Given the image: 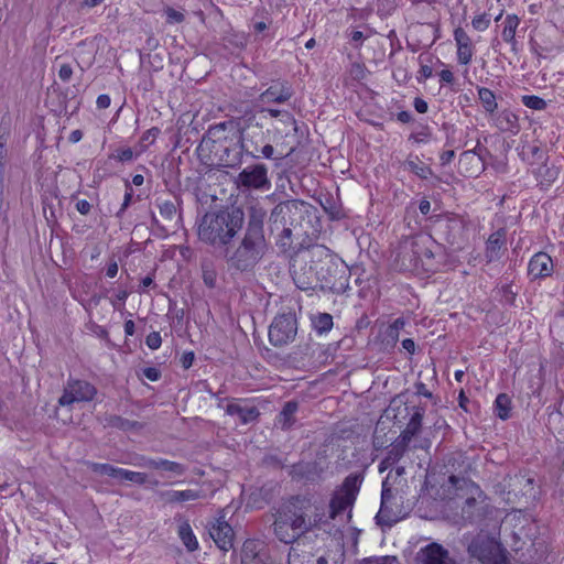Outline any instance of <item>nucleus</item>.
I'll list each match as a JSON object with an SVG mask.
<instances>
[{"instance_id": "obj_37", "label": "nucleus", "mask_w": 564, "mask_h": 564, "mask_svg": "<svg viewBox=\"0 0 564 564\" xmlns=\"http://www.w3.org/2000/svg\"><path fill=\"white\" fill-rule=\"evenodd\" d=\"M160 133L161 130L158 127H152L144 131L138 143L137 155H141L149 149L150 145L154 144Z\"/></svg>"}, {"instance_id": "obj_28", "label": "nucleus", "mask_w": 564, "mask_h": 564, "mask_svg": "<svg viewBox=\"0 0 564 564\" xmlns=\"http://www.w3.org/2000/svg\"><path fill=\"white\" fill-rule=\"evenodd\" d=\"M273 133V141L279 145H285L288 147L286 155L292 153L294 151V145L289 144L288 139L289 138H295L297 133V122L295 121L294 130L288 131V127L285 123H278L273 124L272 128Z\"/></svg>"}, {"instance_id": "obj_41", "label": "nucleus", "mask_w": 564, "mask_h": 564, "mask_svg": "<svg viewBox=\"0 0 564 564\" xmlns=\"http://www.w3.org/2000/svg\"><path fill=\"white\" fill-rule=\"evenodd\" d=\"M155 460L156 459L135 454V455L131 456L130 458L119 459L117 462L121 463V464L132 465V466L140 467V468L155 469Z\"/></svg>"}, {"instance_id": "obj_42", "label": "nucleus", "mask_w": 564, "mask_h": 564, "mask_svg": "<svg viewBox=\"0 0 564 564\" xmlns=\"http://www.w3.org/2000/svg\"><path fill=\"white\" fill-rule=\"evenodd\" d=\"M406 166L412 173L423 180H426L432 174L431 167L420 161L417 156L415 160H408Z\"/></svg>"}, {"instance_id": "obj_22", "label": "nucleus", "mask_w": 564, "mask_h": 564, "mask_svg": "<svg viewBox=\"0 0 564 564\" xmlns=\"http://www.w3.org/2000/svg\"><path fill=\"white\" fill-rule=\"evenodd\" d=\"M174 519L177 522V535L185 549L191 553L197 551L199 543L191 527L189 520L181 514H176Z\"/></svg>"}, {"instance_id": "obj_21", "label": "nucleus", "mask_w": 564, "mask_h": 564, "mask_svg": "<svg viewBox=\"0 0 564 564\" xmlns=\"http://www.w3.org/2000/svg\"><path fill=\"white\" fill-rule=\"evenodd\" d=\"M496 128L505 133L517 135L520 132L521 126L519 116L509 109H502L494 117Z\"/></svg>"}, {"instance_id": "obj_63", "label": "nucleus", "mask_w": 564, "mask_h": 564, "mask_svg": "<svg viewBox=\"0 0 564 564\" xmlns=\"http://www.w3.org/2000/svg\"><path fill=\"white\" fill-rule=\"evenodd\" d=\"M378 2V13H390L391 10L394 9L391 0H377Z\"/></svg>"}, {"instance_id": "obj_58", "label": "nucleus", "mask_w": 564, "mask_h": 564, "mask_svg": "<svg viewBox=\"0 0 564 564\" xmlns=\"http://www.w3.org/2000/svg\"><path fill=\"white\" fill-rule=\"evenodd\" d=\"M143 376L150 381H158L161 377V372L155 367H147L143 369Z\"/></svg>"}, {"instance_id": "obj_59", "label": "nucleus", "mask_w": 564, "mask_h": 564, "mask_svg": "<svg viewBox=\"0 0 564 564\" xmlns=\"http://www.w3.org/2000/svg\"><path fill=\"white\" fill-rule=\"evenodd\" d=\"M413 107L419 113H426L429 110V104L422 97H415L413 100Z\"/></svg>"}, {"instance_id": "obj_61", "label": "nucleus", "mask_w": 564, "mask_h": 564, "mask_svg": "<svg viewBox=\"0 0 564 564\" xmlns=\"http://www.w3.org/2000/svg\"><path fill=\"white\" fill-rule=\"evenodd\" d=\"M455 158L454 150H445L440 154V163L445 166L448 165Z\"/></svg>"}, {"instance_id": "obj_44", "label": "nucleus", "mask_w": 564, "mask_h": 564, "mask_svg": "<svg viewBox=\"0 0 564 564\" xmlns=\"http://www.w3.org/2000/svg\"><path fill=\"white\" fill-rule=\"evenodd\" d=\"M155 469H162L176 475H183L186 471L184 465L164 458H159L155 460Z\"/></svg>"}, {"instance_id": "obj_55", "label": "nucleus", "mask_w": 564, "mask_h": 564, "mask_svg": "<svg viewBox=\"0 0 564 564\" xmlns=\"http://www.w3.org/2000/svg\"><path fill=\"white\" fill-rule=\"evenodd\" d=\"M431 137V132L427 126H425L420 132L412 133L410 135V140L415 143H424L427 142Z\"/></svg>"}, {"instance_id": "obj_32", "label": "nucleus", "mask_w": 564, "mask_h": 564, "mask_svg": "<svg viewBox=\"0 0 564 564\" xmlns=\"http://www.w3.org/2000/svg\"><path fill=\"white\" fill-rule=\"evenodd\" d=\"M262 555H265V553L262 552V543L259 540L248 539L243 542L241 549V563L254 560Z\"/></svg>"}, {"instance_id": "obj_53", "label": "nucleus", "mask_w": 564, "mask_h": 564, "mask_svg": "<svg viewBox=\"0 0 564 564\" xmlns=\"http://www.w3.org/2000/svg\"><path fill=\"white\" fill-rule=\"evenodd\" d=\"M145 345L151 349V350H156L161 347L162 345V337L160 335L159 332H151L150 334L147 335L145 337Z\"/></svg>"}, {"instance_id": "obj_36", "label": "nucleus", "mask_w": 564, "mask_h": 564, "mask_svg": "<svg viewBox=\"0 0 564 564\" xmlns=\"http://www.w3.org/2000/svg\"><path fill=\"white\" fill-rule=\"evenodd\" d=\"M225 123L210 127L206 137L203 139V144H206L212 151L217 150L218 147H223L219 134L225 132Z\"/></svg>"}, {"instance_id": "obj_56", "label": "nucleus", "mask_w": 564, "mask_h": 564, "mask_svg": "<svg viewBox=\"0 0 564 564\" xmlns=\"http://www.w3.org/2000/svg\"><path fill=\"white\" fill-rule=\"evenodd\" d=\"M348 37H349L350 43H351L356 48H359V47H361V45H362L364 41H365L368 36H366L361 31L352 30V31L348 34Z\"/></svg>"}, {"instance_id": "obj_52", "label": "nucleus", "mask_w": 564, "mask_h": 564, "mask_svg": "<svg viewBox=\"0 0 564 564\" xmlns=\"http://www.w3.org/2000/svg\"><path fill=\"white\" fill-rule=\"evenodd\" d=\"M164 13L166 15V23L167 24H176L182 23L185 20V15L183 12L175 10L172 7H167L164 10Z\"/></svg>"}, {"instance_id": "obj_2", "label": "nucleus", "mask_w": 564, "mask_h": 564, "mask_svg": "<svg viewBox=\"0 0 564 564\" xmlns=\"http://www.w3.org/2000/svg\"><path fill=\"white\" fill-rule=\"evenodd\" d=\"M245 221L240 208H224L206 213L198 226V237L212 246H226L242 228Z\"/></svg>"}, {"instance_id": "obj_46", "label": "nucleus", "mask_w": 564, "mask_h": 564, "mask_svg": "<svg viewBox=\"0 0 564 564\" xmlns=\"http://www.w3.org/2000/svg\"><path fill=\"white\" fill-rule=\"evenodd\" d=\"M156 206L161 217L165 220H172L175 217L176 206L172 200L158 198Z\"/></svg>"}, {"instance_id": "obj_43", "label": "nucleus", "mask_w": 564, "mask_h": 564, "mask_svg": "<svg viewBox=\"0 0 564 564\" xmlns=\"http://www.w3.org/2000/svg\"><path fill=\"white\" fill-rule=\"evenodd\" d=\"M560 176V169L557 166H545L540 173L541 187H550Z\"/></svg>"}, {"instance_id": "obj_16", "label": "nucleus", "mask_w": 564, "mask_h": 564, "mask_svg": "<svg viewBox=\"0 0 564 564\" xmlns=\"http://www.w3.org/2000/svg\"><path fill=\"white\" fill-rule=\"evenodd\" d=\"M553 272L554 261L547 252L538 251L529 259L528 276L531 281L544 280L552 276Z\"/></svg>"}, {"instance_id": "obj_11", "label": "nucleus", "mask_w": 564, "mask_h": 564, "mask_svg": "<svg viewBox=\"0 0 564 564\" xmlns=\"http://www.w3.org/2000/svg\"><path fill=\"white\" fill-rule=\"evenodd\" d=\"M469 220L467 215H447L442 224V232L445 241L451 246L460 248L468 239Z\"/></svg>"}, {"instance_id": "obj_5", "label": "nucleus", "mask_w": 564, "mask_h": 564, "mask_svg": "<svg viewBox=\"0 0 564 564\" xmlns=\"http://www.w3.org/2000/svg\"><path fill=\"white\" fill-rule=\"evenodd\" d=\"M361 477L357 474L348 475L341 485L334 491L329 500L328 519L335 520L344 511H351L361 486Z\"/></svg>"}, {"instance_id": "obj_48", "label": "nucleus", "mask_w": 564, "mask_h": 564, "mask_svg": "<svg viewBox=\"0 0 564 564\" xmlns=\"http://www.w3.org/2000/svg\"><path fill=\"white\" fill-rule=\"evenodd\" d=\"M490 23H491L490 17L486 12L476 14L471 19V26L477 32H485L490 26Z\"/></svg>"}, {"instance_id": "obj_8", "label": "nucleus", "mask_w": 564, "mask_h": 564, "mask_svg": "<svg viewBox=\"0 0 564 564\" xmlns=\"http://www.w3.org/2000/svg\"><path fill=\"white\" fill-rule=\"evenodd\" d=\"M97 389L86 380L69 378L64 387L63 394L58 399L61 406H70L74 403L90 402L95 399Z\"/></svg>"}, {"instance_id": "obj_4", "label": "nucleus", "mask_w": 564, "mask_h": 564, "mask_svg": "<svg viewBox=\"0 0 564 564\" xmlns=\"http://www.w3.org/2000/svg\"><path fill=\"white\" fill-rule=\"evenodd\" d=\"M467 552L481 564H509L506 550L499 538L478 532L469 542Z\"/></svg>"}, {"instance_id": "obj_31", "label": "nucleus", "mask_w": 564, "mask_h": 564, "mask_svg": "<svg viewBox=\"0 0 564 564\" xmlns=\"http://www.w3.org/2000/svg\"><path fill=\"white\" fill-rule=\"evenodd\" d=\"M163 496L166 502L169 503H178L191 500H197L202 497L200 491L194 489L169 490Z\"/></svg>"}, {"instance_id": "obj_10", "label": "nucleus", "mask_w": 564, "mask_h": 564, "mask_svg": "<svg viewBox=\"0 0 564 564\" xmlns=\"http://www.w3.org/2000/svg\"><path fill=\"white\" fill-rule=\"evenodd\" d=\"M267 137L262 128L257 127L256 129L249 130L242 138V149L247 154L254 159H268L274 158V149L270 143H267ZM285 154L280 153L276 159H282Z\"/></svg>"}, {"instance_id": "obj_57", "label": "nucleus", "mask_w": 564, "mask_h": 564, "mask_svg": "<svg viewBox=\"0 0 564 564\" xmlns=\"http://www.w3.org/2000/svg\"><path fill=\"white\" fill-rule=\"evenodd\" d=\"M406 452L404 446L400 444L394 445L388 453V459H392L393 462H398Z\"/></svg>"}, {"instance_id": "obj_15", "label": "nucleus", "mask_w": 564, "mask_h": 564, "mask_svg": "<svg viewBox=\"0 0 564 564\" xmlns=\"http://www.w3.org/2000/svg\"><path fill=\"white\" fill-rule=\"evenodd\" d=\"M238 184L246 188L268 189L271 186L268 169L264 164L245 167L237 177Z\"/></svg>"}, {"instance_id": "obj_19", "label": "nucleus", "mask_w": 564, "mask_h": 564, "mask_svg": "<svg viewBox=\"0 0 564 564\" xmlns=\"http://www.w3.org/2000/svg\"><path fill=\"white\" fill-rule=\"evenodd\" d=\"M506 229L500 228L489 235L485 242V257L488 263L497 261L506 250Z\"/></svg>"}, {"instance_id": "obj_3", "label": "nucleus", "mask_w": 564, "mask_h": 564, "mask_svg": "<svg viewBox=\"0 0 564 564\" xmlns=\"http://www.w3.org/2000/svg\"><path fill=\"white\" fill-rule=\"evenodd\" d=\"M264 250L263 225L260 221H250L241 243L235 250L229 261L237 270L247 271L258 263Z\"/></svg>"}, {"instance_id": "obj_1", "label": "nucleus", "mask_w": 564, "mask_h": 564, "mask_svg": "<svg viewBox=\"0 0 564 564\" xmlns=\"http://www.w3.org/2000/svg\"><path fill=\"white\" fill-rule=\"evenodd\" d=\"M325 517V500L316 491L290 496L276 509L273 522L274 535L282 543H295L289 551L288 564H302L300 538L327 523Z\"/></svg>"}, {"instance_id": "obj_26", "label": "nucleus", "mask_w": 564, "mask_h": 564, "mask_svg": "<svg viewBox=\"0 0 564 564\" xmlns=\"http://www.w3.org/2000/svg\"><path fill=\"white\" fill-rule=\"evenodd\" d=\"M293 95V91L290 86L284 84L271 85L267 88L261 98L265 102H276L283 104L288 101Z\"/></svg>"}, {"instance_id": "obj_20", "label": "nucleus", "mask_w": 564, "mask_h": 564, "mask_svg": "<svg viewBox=\"0 0 564 564\" xmlns=\"http://www.w3.org/2000/svg\"><path fill=\"white\" fill-rule=\"evenodd\" d=\"M423 564H456L442 544L432 542L421 549Z\"/></svg>"}, {"instance_id": "obj_23", "label": "nucleus", "mask_w": 564, "mask_h": 564, "mask_svg": "<svg viewBox=\"0 0 564 564\" xmlns=\"http://www.w3.org/2000/svg\"><path fill=\"white\" fill-rule=\"evenodd\" d=\"M520 22V18L514 13L507 14L501 22V37L505 43L510 45L513 53L518 52V41L516 35Z\"/></svg>"}, {"instance_id": "obj_47", "label": "nucleus", "mask_w": 564, "mask_h": 564, "mask_svg": "<svg viewBox=\"0 0 564 564\" xmlns=\"http://www.w3.org/2000/svg\"><path fill=\"white\" fill-rule=\"evenodd\" d=\"M521 102L529 109L542 111L547 107V102L540 96L536 95H523Z\"/></svg>"}, {"instance_id": "obj_40", "label": "nucleus", "mask_w": 564, "mask_h": 564, "mask_svg": "<svg viewBox=\"0 0 564 564\" xmlns=\"http://www.w3.org/2000/svg\"><path fill=\"white\" fill-rule=\"evenodd\" d=\"M88 468L99 475H107L112 478H117L120 467H115L107 463H95L87 462Z\"/></svg>"}, {"instance_id": "obj_29", "label": "nucleus", "mask_w": 564, "mask_h": 564, "mask_svg": "<svg viewBox=\"0 0 564 564\" xmlns=\"http://www.w3.org/2000/svg\"><path fill=\"white\" fill-rule=\"evenodd\" d=\"M436 61L443 66V68L437 72L440 88L446 87L449 90L457 93L460 88L455 73L452 70L449 65L445 64L440 58H436Z\"/></svg>"}, {"instance_id": "obj_24", "label": "nucleus", "mask_w": 564, "mask_h": 564, "mask_svg": "<svg viewBox=\"0 0 564 564\" xmlns=\"http://www.w3.org/2000/svg\"><path fill=\"white\" fill-rule=\"evenodd\" d=\"M228 415H238L241 424H248L258 421L260 411L257 406H242L237 402H230L225 409Z\"/></svg>"}, {"instance_id": "obj_51", "label": "nucleus", "mask_w": 564, "mask_h": 564, "mask_svg": "<svg viewBox=\"0 0 564 564\" xmlns=\"http://www.w3.org/2000/svg\"><path fill=\"white\" fill-rule=\"evenodd\" d=\"M132 199H133V188L131 186V183L129 181H126L124 182V196H123V202L121 204V207L120 209L118 210L117 213V216H121L126 210L127 208L130 206V204L132 203Z\"/></svg>"}, {"instance_id": "obj_6", "label": "nucleus", "mask_w": 564, "mask_h": 564, "mask_svg": "<svg viewBox=\"0 0 564 564\" xmlns=\"http://www.w3.org/2000/svg\"><path fill=\"white\" fill-rule=\"evenodd\" d=\"M469 494L462 506V518L469 524H480L492 513V506L477 484L470 482Z\"/></svg>"}, {"instance_id": "obj_35", "label": "nucleus", "mask_w": 564, "mask_h": 564, "mask_svg": "<svg viewBox=\"0 0 564 564\" xmlns=\"http://www.w3.org/2000/svg\"><path fill=\"white\" fill-rule=\"evenodd\" d=\"M106 425L108 427L117 429L123 432L138 430L141 424L138 421H131L120 415H110L106 419Z\"/></svg>"}, {"instance_id": "obj_9", "label": "nucleus", "mask_w": 564, "mask_h": 564, "mask_svg": "<svg viewBox=\"0 0 564 564\" xmlns=\"http://www.w3.org/2000/svg\"><path fill=\"white\" fill-rule=\"evenodd\" d=\"M303 257L305 260H308L311 263L308 267V271L301 273L297 271L296 265L293 264L292 274H293V280H294V283L296 284V286L300 290L306 291V290L314 288L313 278H315L316 280H319L317 265L314 264L315 258L321 262L323 257H326V258L328 257V249L324 248L322 246H315V247L308 249L307 251H305Z\"/></svg>"}, {"instance_id": "obj_38", "label": "nucleus", "mask_w": 564, "mask_h": 564, "mask_svg": "<svg viewBox=\"0 0 564 564\" xmlns=\"http://www.w3.org/2000/svg\"><path fill=\"white\" fill-rule=\"evenodd\" d=\"M262 111L267 112L270 117L278 118V123H285L288 131L294 130L295 118L290 111L271 108L263 109Z\"/></svg>"}, {"instance_id": "obj_45", "label": "nucleus", "mask_w": 564, "mask_h": 564, "mask_svg": "<svg viewBox=\"0 0 564 564\" xmlns=\"http://www.w3.org/2000/svg\"><path fill=\"white\" fill-rule=\"evenodd\" d=\"M423 416H424V410L421 409V408H417L413 414L411 415L408 424H406V429H408V433L410 435H417L422 429V421H423Z\"/></svg>"}, {"instance_id": "obj_30", "label": "nucleus", "mask_w": 564, "mask_h": 564, "mask_svg": "<svg viewBox=\"0 0 564 564\" xmlns=\"http://www.w3.org/2000/svg\"><path fill=\"white\" fill-rule=\"evenodd\" d=\"M476 90L478 99L485 112L489 115L496 113L498 109L496 94L491 89L484 86H477Z\"/></svg>"}, {"instance_id": "obj_50", "label": "nucleus", "mask_w": 564, "mask_h": 564, "mask_svg": "<svg viewBox=\"0 0 564 564\" xmlns=\"http://www.w3.org/2000/svg\"><path fill=\"white\" fill-rule=\"evenodd\" d=\"M137 155V152L134 153L133 150L129 147L119 148L116 150V153L112 155V158L121 163L130 162L132 161Z\"/></svg>"}, {"instance_id": "obj_7", "label": "nucleus", "mask_w": 564, "mask_h": 564, "mask_svg": "<svg viewBox=\"0 0 564 564\" xmlns=\"http://www.w3.org/2000/svg\"><path fill=\"white\" fill-rule=\"evenodd\" d=\"M453 39L457 65L464 67L462 75L464 78H467L469 75L468 66L471 64L477 52L476 43L462 25L454 28Z\"/></svg>"}, {"instance_id": "obj_60", "label": "nucleus", "mask_w": 564, "mask_h": 564, "mask_svg": "<svg viewBox=\"0 0 564 564\" xmlns=\"http://www.w3.org/2000/svg\"><path fill=\"white\" fill-rule=\"evenodd\" d=\"M76 210L82 215H88L91 210V204L87 199H78Z\"/></svg>"}, {"instance_id": "obj_64", "label": "nucleus", "mask_w": 564, "mask_h": 564, "mask_svg": "<svg viewBox=\"0 0 564 564\" xmlns=\"http://www.w3.org/2000/svg\"><path fill=\"white\" fill-rule=\"evenodd\" d=\"M397 120L401 123H410L413 120V116L408 110H402L397 113Z\"/></svg>"}, {"instance_id": "obj_49", "label": "nucleus", "mask_w": 564, "mask_h": 564, "mask_svg": "<svg viewBox=\"0 0 564 564\" xmlns=\"http://www.w3.org/2000/svg\"><path fill=\"white\" fill-rule=\"evenodd\" d=\"M420 68L416 73V82L424 84L427 79L433 76V67L430 63H423L422 55L419 57Z\"/></svg>"}, {"instance_id": "obj_13", "label": "nucleus", "mask_w": 564, "mask_h": 564, "mask_svg": "<svg viewBox=\"0 0 564 564\" xmlns=\"http://www.w3.org/2000/svg\"><path fill=\"white\" fill-rule=\"evenodd\" d=\"M432 238L423 235H416L410 238V249L415 256L414 260L419 267L420 272L434 271V252L432 250Z\"/></svg>"}, {"instance_id": "obj_17", "label": "nucleus", "mask_w": 564, "mask_h": 564, "mask_svg": "<svg viewBox=\"0 0 564 564\" xmlns=\"http://www.w3.org/2000/svg\"><path fill=\"white\" fill-rule=\"evenodd\" d=\"M486 169L485 159L475 150H466L459 155L458 172L465 177H477Z\"/></svg>"}, {"instance_id": "obj_25", "label": "nucleus", "mask_w": 564, "mask_h": 564, "mask_svg": "<svg viewBox=\"0 0 564 564\" xmlns=\"http://www.w3.org/2000/svg\"><path fill=\"white\" fill-rule=\"evenodd\" d=\"M410 247V238L404 240L399 248V252L395 258L397 265L401 271L420 272V267L415 261L413 252L408 249Z\"/></svg>"}, {"instance_id": "obj_14", "label": "nucleus", "mask_w": 564, "mask_h": 564, "mask_svg": "<svg viewBox=\"0 0 564 564\" xmlns=\"http://www.w3.org/2000/svg\"><path fill=\"white\" fill-rule=\"evenodd\" d=\"M404 326L405 319L403 317H398L392 323L380 326L375 338L378 349L381 352H392L399 341L400 332Z\"/></svg>"}, {"instance_id": "obj_12", "label": "nucleus", "mask_w": 564, "mask_h": 564, "mask_svg": "<svg viewBox=\"0 0 564 564\" xmlns=\"http://www.w3.org/2000/svg\"><path fill=\"white\" fill-rule=\"evenodd\" d=\"M296 334V319L291 314L276 315L269 327V340L273 346L291 341Z\"/></svg>"}, {"instance_id": "obj_54", "label": "nucleus", "mask_w": 564, "mask_h": 564, "mask_svg": "<svg viewBox=\"0 0 564 564\" xmlns=\"http://www.w3.org/2000/svg\"><path fill=\"white\" fill-rule=\"evenodd\" d=\"M57 75L61 82L68 83L73 76V67L67 63L58 64Z\"/></svg>"}, {"instance_id": "obj_62", "label": "nucleus", "mask_w": 564, "mask_h": 564, "mask_svg": "<svg viewBox=\"0 0 564 564\" xmlns=\"http://www.w3.org/2000/svg\"><path fill=\"white\" fill-rule=\"evenodd\" d=\"M111 104V98L107 94H101L96 99V106L98 109H107Z\"/></svg>"}, {"instance_id": "obj_27", "label": "nucleus", "mask_w": 564, "mask_h": 564, "mask_svg": "<svg viewBox=\"0 0 564 564\" xmlns=\"http://www.w3.org/2000/svg\"><path fill=\"white\" fill-rule=\"evenodd\" d=\"M299 410L297 401H288L276 416V422L284 431H289L296 422L295 414Z\"/></svg>"}, {"instance_id": "obj_34", "label": "nucleus", "mask_w": 564, "mask_h": 564, "mask_svg": "<svg viewBox=\"0 0 564 564\" xmlns=\"http://www.w3.org/2000/svg\"><path fill=\"white\" fill-rule=\"evenodd\" d=\"M313 328L318 335L327 334L334 326L333 316L329 313H317L311 318Z\"/></svg>"}, {"instance_id": "obj_33", "label": "nucleus", "mask_w": 564, "mask_h": 564, "mask_svg": "<svg viewBox=\"0 0 564 564\" xmlns=\"http://www.w3.org/2000/svg\"><path fill=\"white\" fill-rule=\"evenodd\" d=\"M496 415L506 421L511 416L512 401L507 393H499L494 402Z\"/></svg>"}, {"instance_id": "obj_18", "label": "nucleus", "mask_w": 564, "mask_h": 564, "mask_svg": "<svg viewBox=\"0 0 564 564\" xmlns=\"http://www.w3.org/2000/svg\"><path fill=\"white\" fill-rule=\"evenodd\" d=\"M209 535L221 551L228 552L234 547L235 532L228 522L218 519L209 528Z\"/></svg>"}, {"instance_id": "obj_39", "label": "nucleus", "mask_w": 564, "mask_h": 564, "mask_svg": "<svg viewBox=\"0 0 564 564\" xmlns=\"http://www.w3.org/2000/svg\"><path fill=\"white\" fill-rule=\"evenodd\" d=\"M117 479L121 481H130L137 485H145L148 481V475L140 471H133L124 468H120Z\"/></svg>"}]
</instances>
